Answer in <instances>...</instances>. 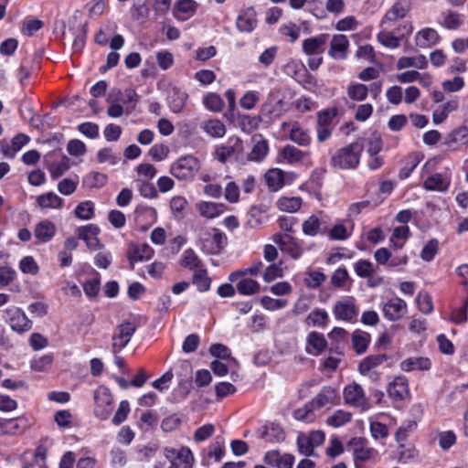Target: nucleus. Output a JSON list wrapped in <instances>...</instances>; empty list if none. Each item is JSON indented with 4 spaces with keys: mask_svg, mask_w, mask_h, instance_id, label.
<instances>
[{
    "mask_svg": "<svg viewBox=\"0 0 468 468\" xmlns=\"http://www.w3.org/2000/svg\"><path fill=\"white\" fill-rule=\"evenodd\" d=\"M347 448L352 452L355 468H369L367 463H376L380 455L377 449L368 446L365 437H353L347 442Z\"/></svg>",
    "mask_w": 468,
    "mask_h": 468,
    "instance_id": "f257e3e1",
    "label": "nucleus"
},
{
    "mask_svg": "<svg viewBox=\"0 0 468 468\" xmlns=\"http://www.w3.org/2000/svg\"><path fill=\"white\" fill-rule=\"evenodd\" d=\"M364 150L363 144L353 142L342 147L331 156L330 165L332 167L340 170L356 169L359 163Z\"/></svg>",
    "mask_w": 468,
    "mask_h": 468,
    "instance_id": "f03ea898",
    "label": "nucleus"
},
{
    "mask_svg": "<svg viewBox=\"0 0 468 468\" xmlns=\"http://www.w3.org/2000/svg\"><path fill=\"white\" fill-rule=\"evenodd\" d=\"M197 246L207 255H218L228 244L224 232L216 228L203 229L198 233Z\"/></svg>",
    "mask_w": 468,
    "mask_h": 468,
    "instance_id": "7ed1b4c3",
    "label": "nucleus"
},
{
    "mask_svg": "<svg viewBox=\"0 0 468 468\" xmlns=\"http://www.w3.org/2000/svg\"><path fill=\"white\" fill-rule=\"evenodd\" d=\"M94 414L100 420H107L113 409V398L108 388L98 387L94 391Z\"/></svg>",
    "mask_w": 468,
    "mask_h": 468,
    "instance_id": "20e7f679",
    "label": "nucleus"
},
{
    "mask_svg": "<svg viewBox=\"0 0 468 468\" xmlns=\"http://www.w3.org/2000/svg\"><path fill=\"white\" fill-rule=\"evenodd\" d=\"M199 169V162L193 155H185L178 158L170 167V173L179 180L194 177Z\"/></svg>",
    "mask_w": 468,
    "mask_h": 468,
    "instance_id": "39448f33",
    "label": "nucleus"
},
{
    "mask_svg": "<svg viewBox=\"0 0 468 468\" xmlns=\"http://www.w3.org/2000/svg\"><path fill=\"white\" fill-rule=\"evenodd\" d=\"M215 155L220 163H226L230 157L236 155L239 159L243 155V142L238 136H230L225 144L217 146Z\"/></svg>",
    "mask_w": 468,
    "mask_h": 468,
    "instance_id": "423d86ee",
    "label": "nucleus"
},
{
    "mask_svg": "<svg viewBox=\"0 0 468 468\" xmlns=\"http://www.w3.org/2000/svg\"><path fill=\"white\" fill-rule=\"evenodd\" d=\"M4 319L10 324L13 331L19 334L25 333L32 327V322L25 312L16 306L8 307L4 311Z\"/></svg>",
    "mask_w": 468,
    "mask_h": 468,
    "instance_id": "0eeeda50",
    "label": "nucleus"
},
{
    "mask_svg": "<svg viewBox=\"0 0 468 468\" xmlns=\"http://www.w3.org/2000/svg\"><path fill=\"white\" fill-rule=\"evenodd\" d=\"M165 456L170 462L168 468H192L194 456L188 447L165 448Z\"/></svg>",
    "mask_w": 468,
    "mask_h": 468,
    "instance_id": "6e6552de",
    "label": "nucleus"
},
{
    "mask_svg": "<svg viewBox=\"0 0 468 468\" xmlns=\"http://www.w3.org/2000/svg\"><path fill=\"white\" fill-rule=\"evenodd\" d=\"M333 314L336 320L354 323L357 319L358 309L355 299L347 296L337 301L333 307Z\"/></svg>",
    "mask_w": 468,
    "mask_h": 468,
    "instance_id": "1a4fd4ad",
    "label": "nucleus"
},
{
    "mask_svg": "<svg viewBox=\"0 0 468 468\" xmlns=\"http://www.w3.org/2000/svg\"><path fill=\"white\" fill-rule=\"evenodd\" d=\"M136 331V326L131 322H123L116 328L112 335V352L119 353L130 342L131 338Z\"/></svg>",
    "mask_w": 468,
    "mask_h": 468,
    "instance_id": "9d476101",
    "label": "nucleus"
},
{
    "mask_svg": "<svg viewBox=\"0 0 468 468\" xmlns=\"http://www.w3.org/2000/svg\"><path fill=\"white\" fill-rule=\"evenodd\" d=\"M273 241L282 252L293 260L300 259L303 253V249L299 241L289 234H276L273 237Z\"/></svg>",
    "mask_w": 468,
    "mask_h": 468,
    "instance_id": "9b49d317",
    "label": "nucleus"
},
{
    "mask_svg": "<svg viewBox=\"0 0 468 468\" xmlns=\"http://www.w3.org/2000/svg\"><path fill=\"white\" fill-rule=\"evenodd\" d=\"M343 395L346 404L356 408H360L363 410H367L368 403L365 396L364 389L359 384L353 382L352 384L346 386Z\"/></svg>",
    "mask_w": 468,
    "mask_h": 468,
    "instance_id": "f8f14e48",
    "label": "nucleus"
},
{
    "mask_svg": "<svg viewBox=\"0 0 468 468\" xmlns=\"http://www.w3.org/2000/svg\"><path fill=\"white\" fill-rule=\"evenodd\" d=\"M384 317L395 322L401 319L408 312L407 303L399 297H394L386 302L382 306Z\"/></svg>",
    "mask_w": 468,
    "mask_h": 468,
    "instance_id": "ddd939ff",
    "label": "nucleus"
},
{
    "mask_svg": "<svg viewBox=\"0 0 468 468\" xmlns=\"http://www.w3.org/2000/svg\"><path fill=\"white\" fill-rule=\"evenodd\" d=\"M258 25L257 13L254 7L242 8L236 19V27L241 33H251Z\"/></svg>",
    "mask_w": 468,
    "mask_h": 468,
    "instance_id": "4468645a",
    "label": "nucleus"
},
{
    "mask_svg": "<svg viewBox=\"0 0 468 468\" xmlns=\"http://www.w3.org/2000/svg\"><path fill=\"white\" fill-rule=\"evenodd\" d=\"M340 400L339 391L332 386H324L319 393L311 400L313 406L319 410L326 406L337 405Z\"/></svg>",
    "mask_w": 468,
    "mask_h": 468,
    "instance_id": "2eb2a0df",
    "label": "nucleus"
},
{
    "mask_svg": "<svg viewBox=\"0 0 468 468\" xmlns=\"http://www.w3.org/2000/svg\"><path fill=\"white\" fill-rule=\"evenodd\" d=\"M134 215L136 224L143 231L147 230L157 220V212L155 208L145 205L137 206Z\"/></svg>",
    "mask_w": 468,
    "mask_h": 468,
    "instance_id": "dca6fc26",
    "label": "nucleus"
},
{
    "mask_svg": "<svg viewBox=\"0 0 468 468\" xmlns=\"http://www.w3.org/2000/svg\"><path fill=\"white\" fill-rule=\"evenodd\" d=\"M349 40L342 34L334 35L328 50V55L335 60H344L347 58Z\"/></svg>",
    "mask_w": 468,
    "mask_h": 468,
    "instance_id": "f3484780",
    "label": "nucleus"
},
{
    "mask_svg": "<svg viewBox=\"0 0 468 468\" xmlns=\"http://www.w3.org/2000/svg\"><path fill=\"white\" fill-rule=\"evenodd\" d=\"M328 38L329 35L323 33L304 39L303 41V53L307 56L322 55Z\"/></svg>",
    "mask_w": 468,
    "mask_h": 468,
    "instance_id": "a211bd4d",
    "label": "nucleus"
},
{
    "mask_svg": "<svg viewBox=\"0 0 468 468\" xmlns=\"http://www.w3.org/2000/svg\"><path fill=\"white\" fill-rule=\"evenodd\" d=\"M387 392L395 401H402L410 393L408 379L403 376L396 377L388 386Z\"/></svg>",
    "mask_w": 468,
    "mask_h": 468,
    "instance_id": "6ab92c4d",
    "label": "nucleus"
},
{
    "mask_svg": "<svg viewBox=\"0 0 468 468\" xmlns=\"http://www.w3.org/2000/svg\"><path fill=\"white\" fill-rule=\"evenodd\" d=\"M327 347V341L322 333L313 331L306 338L305 351L308 355L317 356Z\"/></svg>",
    "mask_w": 468,
    "mask_h": 468,
    "instance_id": "aec40b11",
    "label": "nucleus"
},
{
    "mask_svg": "<svg viewBox=\"0 0 468 468\" xmlns=\"http://www.w3.org/2000/svg\"><path fill=\"white\" fill-rule=\"evenodd\" d=\"M264 462L275 468H292L294 456L290 453L281 454L278 451H269L264 455Z\"/></svg>",
    "mask_w": 468,
    "mask_h": 468,
    "instance_id": "412c9836",
    "label": "nucleus"
},
{
    "mask_svg": "<svg viewBox=\"0 0 468 468\" xmlns=\"http://www.w3.org/2000/svg\"><path fill=\"white\" fill-rule=\"evenodd\" d=\"M260 437L268 442H281L285 439L282 426L275 422H267L260 430Z\"/></svg>",
    "mask_w": 468,
    "mask_h": 468,
    "instance_id": "4be33fe9",
    "label": "nucleus"
},
{
    "mask_svg": "<svg viewBox=\"0 0 468 468\" xmlns=\"http://www.w3.org/2000/svg\"><path fill=\"white\" fill-rule=\"evenodd\" d=\"M441 41V37L436 29L425 27L418 31L415 35V42L419 48H429L437 45Z\"/></svg>",
    "mask_w": 468,
    "mask_h": 468,
    "instance_id": "5701e85b",
    "label": "nucleus"
},
{
    "mask_svg": "<svg viewBox=\"0 0 468 468\" xmlns=\"http://www.w3.org/2000/svg\"><path fill=\"white\" fill-rule=\"evenodd\" d=\"M154 253L153 248L147 243L132 245L127 254L132 269H133L134 262L148 261Z\"/></svg>",
    "mask_w": 468,
    "mask_h": 468,
    "instance_id": "b1692460",
    "label": "nucleus"
},
{
    "mask_svg": "<svg viewBox=\"0 0 468 468\" xmlns=\"http://www.w3.org/2000/svg\"><path fill=\"white\" fill-rule=\"evenodd\" d=\"M56 225L49 219H42L34 229V236L40 243L49 242L56 235Z\"/></svg>",
    "mask_w": 468,
    "mask_h": 468,
    "instance_id": "393cba45",
    "label": "nucleus"
},
{
    "mask_svg": "<svg viewBox=\"0 0 468 468\" xmlns=\"http://www.w3.org/2000/svg\"><path fill=\"white\" fill-rule=\"evenodd\" d=\"M197 6L195 0H176L173 12L174 16L177 20L185 21L196 14Z\"/></svg>",
    "mask_w": 468,
    "mask_h": 468,
    "instance_id": "a878e982",
    "label": "nucleus"
},
{
    "mask_svg": "<svg viewBox=\"0 0 468 468\" xmlns=\"http://www.w3.org/2000/svg\"><path fill=\"white\" fill-rule=\"evenodd\" d=\"M450 184L449 177L441 173H435L426 178L423 187L428 191L446 192Z\"/></svg>",
    "mask_w": 468,
    "mask_h": 468,
    "instance_id": "bb28decb",
    "label": "nucleus"
},
{
    "mask_svg": "<svg viewBox=\"0 0 468 468\" xmlns=\"http://www.w3.org/2000/svg\"><path fill=\"white\" fill-rule=\"evenodd\" d=\"M187 98L188 95L185 90L177 87H173L167 97L170 110L174 113L181 112L186 105Z\"/></svg>",
    "mask_w": 468,
    "mask_h": 468,
    "instance_id": "cd10ccee",
    "label": "nucleus"
},
{
    "mask_svg": "<svg viewBox=\"0 0 468 468\" xmlns=\"http://www.w3.org/2000/svg\"><path fill=\"white\" fill-rule=\"evenodd\" d=\"M197 208L202 217L215 218L225 211L226 205L223 203L201 201L197 204Z\"/></svg>",
    "mask_w": 468,
    "mask_h": 468,
    "instance_id": "c85d7f7f",
    "label": "nucleus"
},
{
    "mask_svg": "<svg viewBox=\"0 0 468 468\" xmlns=\"http://www.w3.org/2000/svg\"><path fill=\"white\" fill-rule=\"evenodd\" d=\"M37 204L42 210L58 209L63 206L64 200L57 194L50 191L39 195L37 197Z\"/></svg>",
    "mask_w": 468,
    "mask_h": 468,
    "instance_id": "c756f323",
    "label": "nucleus"
},
{
    "mask_svg": "<svg viewBox=\"0 0 468 468\" xmlns=\"http://www.w3.org/2000/svg\"><path fill=\"white\" fill-rule=\"evenodd\" d=\"M388 359L385 354L370 355L366 356L358 365L359 372L367 376L370 371L378 367Z\"/></svg>",
    "mask_w": 468,
    "mask_h": 468,
    "instance_id": "7c9ffc66",
    "label": "nucleus"
},
{
    "mask_svg": "<svg viewBox=\"0 0 468 468\" xmlns=\"http://www.w3.org/2000/svg\"><path fill=\"white\" fill-rule=\"evenodd\" d=\"M200 129L212 138H222L226 133V126L218 119H208L202 122Z\"/></svg>",
    "mask_w": 468,
    "mask_h": 468,
    "instance_id": "2f4dec72",
    "label": "nucleus"
},
{
    "mask_svg": "<svg viewBox=\"0 0 468 468\" xmlns=\"http://www.w3.org/2000/svg\"><path fill=\"white\" fill-rule=\"evenodd\" d=\"M468 144V127L461 126L450 133L445 140V144L455 150L459 145Z\"/></svg>",
    "mask_w": 468,
    "mask_h": 468,
    "instance_id": "473e14b6",
    "label": "nucleus"
},
{
    "mask_svg": "<svg viewBox=\"0 0 468 468\" xmlns=\"http://www.w3.org/2000/svg\"><path fill=\"white\" fill-rule=\"evenodd\" d=\"M431 367V362L428 357H410L403 360L400 364V368L405 372L413 370H429Z\"/></svg>",
    "mask_w": 468,
    "mask_h": 468,
    "instance_id": "72a5a7b5",
    "label": "nucleus"
},
{
    "mask_svg": "<svg viewBox=\"0 0 468 468\" xmlns=\"http://www.w3.org/2000/svg\"><path fill=\"white\" fill-rule=\"evenodd\" d=\"M427 67L428 60L424 55H419L416 57H401L397 62L398 69H404L408 68L425 69Z\"/></svg>",
    "mask_w": 468,
    "mask_h": 468,
    "instance_id": "f704fd0d",
    "label": "nucleus"
},
{
    "mask_svg": "<svg viewBox=\"0 0 468 468\" xmlns=\"http://www.w3.org/2000/svg\"><path fill=\"white\" fill-rule=\"evenodd\" d=\"M459 102L457 100H451L434 110L432 114V121L434 124L442 123L448 115L458 109Z\"/></svg>",
    "mask_w": 468,
    "mask_h": 468,
    "instance_id": "c9c22d12",
    "label": "nucleus"
},
{
    "mask_svg": "<svg viewBox=\"0 0 468 468\" xmlns=\"http://www.w3.org/2000/svg\"><path fill=\"white\" fill-rule=\"evenodd\" d=\"M289 138L300 146H308L311 143L309 132L301 127L298 122H293L292 124Z\"/></svg>",
    "mask_w": 468,
    "mask_h": 468,
    "instance_id": "e433bc0d",
    "label": "nucleus"
},
{
    "mask_svg": "<svg viewBox=\"0 0 468 468\" xmlns=\"http://www.w3.org/2000/svg\"><path fill=\"white\" fill-rule=\"evenodd\" d=\"M329 322V315L324 309L314 308L306 317L305 323L309 326L325 328Z\"/></svg>",
    "mask_w": 468,
    "mask_h": 468,
    "instance_id": "4c0bfd02",
    "label": "nucleus"
},
{
    "mask_svg": "<svg viewBox=\"0 0 468 468\" xmlns=\"http://www.w3.org/2000/svg\"><path fill=\"white\" fill-rule=\"evenodd\" d=\"M265 181L271 191H278L284 185V172L279 168H273L265 174Z\"/></svg>",
    "mask_w": 468,
    "mask_h": 468,
    "instance_id": "58836bf2",
    "label": "nucleus"
},
{
    "mask_svg": "<svg viewBox=\"0 0 468 468\" xmlns=\"http://www.w3.org/2000/svg\"><path fill=\"white\" fill-rule=\"evenodd\" d=\"M122 95L121 90L113 89L110 91L108 95L107 101L110 103V106L107 109V114L112 118H119L123 113V108L119 103L118 96Z\"/></svg>",
    "mask_w": 468,
    "mask_h": 468,
    "instance_id": "ea45409f",
    "label": "nucleus"
},
{
    "mask_svg": "<svg viewBox=\"0 0 468 468\" xmlns=\"http://www.w3.org/2000/svg\"><path fill=\"white\" fill-rule=\"evenodd\" d=\"M422 156L418 153H412L406 158L405 165L399 169V178L405 180L410 176L415 168L419 165Z\"/></svg>",
    "mask_w": 468,
    "mask_h": 468,
    "instance_id": "a19ab883",
    "label": "nucleus"
},
{
    "mask_svg": "<svg viewBox=\"0 0 468 468\" xmlns=\"http://www.w3.org/2000/svg\"><path fill=\"white\" fill-rule=\"evenodd\" d=\"M269 152L268 142L264 139L257 141L247 156L248 161L260 163L264 160Z\"/></svg>",
    "mask_w": 468,
    "mask_h": 468,
    "instance_id": "79ce46f5",
    "label": "nucleus"
},
{
    "mask_svg": "<svg viewBox=\"0 0 468 468\" xmlns=\"http://www.w3.org/2000/svg\"><path fill=\"white\" fill-rule=\"evenodd\" d=\"M409 12V7L399 1L396 2L391 8L385 14L382 23L395 22L399 19L404 18Z\"/></svg>",
    "mask_w": 468,
    "mask_h": 468,
    "instance_id": "37998d69",
    "label": "nucleus"
},
{
    "mask_svg": "<svg viewBox=\"0 0 468 468\" xmlns=\"http://www.w3.org/2000/svg\"><path fill=\"white\" fill-rule=\"evenodd\" d=\"M192 283L197 286L198 292H207L211 286V279L208 277L207 271L205 268L195 271L192 276Z\"/></svg>",
    "mask_w": 468,
    "mask_h": 468,
    "instance_id": "c03bdc74",
    "label": "nucleus"
},
{
    "mask_svg": "<svg viewBox=\"0 0 468 468\" xmlns=\"http://www.w3.org/2000/svg\"><path fill=\"white\" fill-rule=\"evenodd\" d=\"M74 215L81 220L92 219L95 216V204L91 200H85L77 205Z\"/></svg>",
    "mask_w": 468,
    "mask_h": 468,
    "instance_id": "a18cd8bd",
    "label": "nucleus"
},
{
    "mask_svg": "<svg viewBox=\"0 0 468 468\" xmlns=\"http://www.w3.org/2000/svg\"><path fill=\"white\" fill-rule=\"evenodd\" d=\"M303 232L306 236L314 237L324 234L326 229H321V222L317 216L312 215L303 223Z\"/></svg>",
    "mask_w": 468,
    "mask_h": 468,
    "instance_id": "49530a36",
    "label": "nucleus"
},
{
    "mask_svg": "<svg viewBox=\"0 0 468 468\" xmlns=\"http://www.w3.org/2000/svg\"><path fill=\"white\" fill-rule=\"evenodd\" d=\"M180 265L189 270H198L202 267V261L193 249H186L182 255Z\"/></svg>",
    "mask_w": 468,
    "mask_h": 468,
    "instance_id": "de8ad7c7",
    "label": "nucleus"
},
{
    "mask_svg": "<svg viewBox=\"0 0 468 468\" xmlns=\"http://www.w3.org/2000/svg\"><path fill=\"white\" fill-rule=\"evenodd\" d=\"M303 204V200L299 197H282L277 201V207L280 210L293 213L298 211Z\"/></svg>",
    "mask_w": 468,
    "mask_h": 468,
    "instance_id": "09e8293b",
    "label": "nucleus"
},
{
    "mask_svg": "<svg viewBox=\"0 0 468 468\" xmlns=\"http://www.w3.org/2000/svg\"><path fill=\"white\" fill-rule=\"evenodd\" d=\"M281 155L288 164L293 165L302 162L305 153L293 145L287 144L282 148Z\"/></svg>",
    "mask_w": 468,
    "mask_h": 468,
    "instance_id": "8fccbe9b",
    "label": "nucleus"
},
{
    "mask_svg": "<svg viewBox=\"0 0 468 468\" xmlns=\"http://www.w3.org/2000/svg\"><path fill=\"white\" fill-rule=\"evenodd\" d=\"M316 408L313 406L312 401H309L303 407L296 409L293 411L292 416L296 420L310 423L315 419V414L314 412Z\"/></svg>",
    "mask_w": 468,
    "mask_h": 468,
    "instance_id": "3c124183",
    "label": "nucleus"
},
{
    "mask_svg": "<svg viewBox=\"0 0 468 468\" xmlns=\"http://www.w3.org/2000/svg\"><path fill=\"white\" fill-rule=\"evenodd\" d=\"M370 335L367 333L356 330L352 335V345L357 354H363L367 349Z\"/></svg>",
    "mask_w": 468,
    "mask_h": 468,
    "instance_id": "603ef678",
    "label": "nucleus"
},
{
    "mask_svg": "<svg viewBox=\"0 0 468 468\" xmlns=\"http://www.w3.org/2000/svg\"><path fill=\"white\" fill-rule=\"evenodd\" d=\"M369 431L371 437L376 441L384 444V441L389 435V430L388 426L380 421L371 420L369 423Z\"/></svg>",
    "mask_w": 468,
    "mask_h": 468,
    "instance_id": "864d4df0",
    "label": "nucleus"
},
{
    "mask_svg": "<svg viewBox=\"0 0 468 468\" xmlns=\"http://www.w3.org/2000/svg\"><path fill=\"white\" fill-rule=\"evenodd\" d=\"M236 286L239 293L242 295L255 294L260 291L261 288V285L257 281L250 278L240 279L237 282Z\"/></svg>",
    "mask_w": 468,
    "mask_h": 468,
    "instance_id": "5fc2aeb1",
    "label": "nucleus"
},
{
    "mask_svg": "<svg viewBox=\"0 0 468 468\" xmlns=\"http://www.w3.org/2000/svg\"><path fill=\"white\" fill-rule=\"evenodd\" d=\"M21 419H0V432L15 435L21 432L24 427L20 425Z\"/></svg>",
    "mask_w": 468,
    "mask_h": 468,
    "instance_id": "6e6d98bb",
    "label": "nucleus"
},
{
    "mask_svg": "<svg viewBox=\"0 0 468 468\" xmlns=\"http://www.w3.org/2000/svg\"><path fill=\"white\" fill-rule=\"evenodd\" d=\"M352 414L343 410H337L327 418L326 423L334 428H339L351 420Z\"/></svg>",
    "mask_w": 468,
    "mask_h": 468,
    "instance_id": "4d7b16f0",
    "label": "nucleus"
},
{
    "mask_svg": "<svg viewBox=\"0 0 468 468\" xmlns=\"http://www.w3.org/2000/svg\"><path fill=\"white\" fill-rule=\"evenodd\" d=\"M441 16H443L441 26L449 30H455L463 24L461 16L457 12L450 10L443 12Z\"/></svg>",
    "mask_w": 468,
    "mask_h": 468,
    "instance_id": "13d9d810",
    "label": "nucleus"
},
{
    "mask_svg": "<svg viewBox=\"0 0 468 468\" xmlns=\"http://www.w3.org/2000/svg\"><path fill=\"white\" fill-rule=\"evenodd\" d=\"M354 271L360 278H369L375 271L372 262L362 259L354 264Z\"/></svg>",
    "mask_w": 468,
    "mask_h": 468,
    "instance_id": "bf43d9fd",
    "label": "nucleus"
},
{
    "mask_svg": "<svg viewBox=\"0 0 468 468\" xmlns=\"http://www.w3.org/2000/svg\"><path fill=\"white\" fill-rule=\"evenodd\" d=\"M367 94L368 89L365 84L354 83L347 88V95L353 101H364Z\"/></svg>",
    "mask_w": 468,
    "mask_h": 468,
    "instance_id": "052dcab7",
    "label": "nucleus"
},
{
    "mask_svg": "<svg viewBox=\"0 0 468 468\" xmlns=\"http://www.w3.org/2000/svg\"><path fill=\"white\" fill-rule=\"evenodd\" d=\"M205 107L211 112H220L223 109L224 102L219 95L216 93H208L203 99Z\"/></svg>",
    "mask_w": 468,
    "mask_h": 468,
    "instance_id": "680f3d73",
    "label": "nucleus"
},
{
    "mask_svg": "<svg viewBox=\"0 0 468 468\" xmlns=\"http://www.w3.org/2000/svg\"><path fill=\"white\" fill-rule=\"evenodd\" d=\"M438 249H439L438 240L435 239H431L423 246L421 252H420L421 259L427 262L431 261L435 258V256L438 252Z\"/></svg>",
    "mask_w": 468,
    "mask_h": 468,
    "instance_id": "e2e57ef3",
    "label": "nucleus"
},
{
    "mask_svg": "<svg viewBox=\"0 0 468 468\" xmlns=\"http://www.w3.org/2000/svg\"><path fill=\"white\" fill-rule=\"evenodd\" d=\"M337 112L336 108H327L319 112L317 114V126L330 127Z\"/></svg>",
    "mask_w": 468,
    "mask_h": 468,
    "instance_id": "0e129e2a",
    "label": "nucleus"
},
{
    "mask_svg": "<svg viewBox=\"0 0 468 468\" xmlns=\"http://www.w3.org/2000/svg\"><path fill=\"white\" fill-rule=\"evenodd\" d=\"M288 301L285 299H274L270 296H263L261 299V305L268 311H277L286 307Z\"/></svg>",
    "mask_w": 468,
    "mask_h": 468,
    "instance_id": "69168bd1",
    "label": "nucleus"
},
{
    "mask_svg": "<svg viewBox=\"0 0 468 468\" xmlns=\"http://www.w3.org/2000/svg\"><path fill=\"white\" fill-rule=\"evenodd\" d=\"M468 296L459 308H454L451 314V321L456 324H462L467 321Z\"/></svg>",
    "mask_w": 468,
    "mask_h": 468,
    "instance_id": "338daca9",
    "label": "nucleus"
},
{
    "mask_svg": "<svg viewBox=\"0 0 468 468\" xmlns=\"http://www.w3.org/2000/svg\"><path fill=\"white\" fill-rule=\"evenodd\" d=\"M416 302L419 307V310L424 314H429L433 311V302L431 296L427 293H419L416 297Z\"/></svg>",
    "mask_w": 468,
    "mask_h": 468,
    "instance_id": "774afa93",
    "label": "nucleus"
}]
</instances>
